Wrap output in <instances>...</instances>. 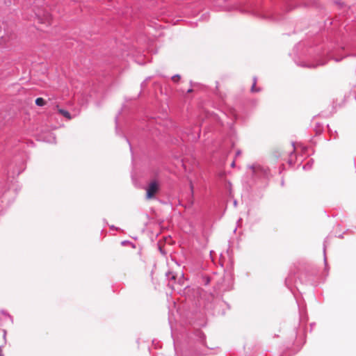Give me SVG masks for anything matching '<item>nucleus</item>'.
Returning <instances> with one entry per match:
<instances>
[{"mask_svg": "<svg viewBox=\"0 0 356 356\" xmlns=\"http://www.w3.org/2000/svg\"><path fill=\"white\" fill-rule=\"evenodd\" d=\"M159 189V185L156 181H152L148 185L146 189V198L151 200L155 197Z\"/></svg>", "mask_w": 356, "mask_h": 356, "instance_id": "nucleus-1", "label": "nucleus"}, {"mask_svg": "<svg viewBox=\"0 0 356 356\" xmlns=\"http://www.w3.org/2000/svg\"><path fill=\"white\" fill-rule=\"evenodd\" d=\"M36 15L40 23L46 24L47 25L51 24V17L49 13H45L42 15L40 13H37Z\"/></svg>", "mask_w": 356, "mask_h": 356, "instance_id": "nucleus-2", "label": "nucleus"}, {"mask_svg": "<svg viewBox=\"0 0 356 356\" xmlns=\"http://www.w3.org/2000/svg\"><path fill=\"white\" fill-rule=\"evenodd\" d=\"M57 108H58V112L62 115L63 116H64L65 118H67L68 120H72V115L71 114L66 110H64V109H62V108H59L58 106H57Z\"/></svg>", "mask_w": 356, "mask_h": 356, "instance_id": "nucleus-3", "label": "nucleus"}, {"mask_svg": "<svg viewBox=\"0 0 356 356\" xmlns=\"http://www.w3.org/2000/svg\"><path fill=\"white\" fill-rule=\"evenodd\" d=\"M35 104L38 106H42L46 104V102L43 98L38 97L35 99Z\"/></svg>", "mask_w": 356, "mask_h": 356, "instance_id": "nucleus-4", "label": "nucleus"}, {"mask_svg": "<svg viewBox=\"0 0 356 356\" xmlns=\"http://www.w3.org/2000/svg\"><path fill=\"white\" fill-rule=\"evenodd\" d=\"M255 85H256V83H255V82H254V83H253V85H252V88H251V90H252V92L258 91L257 90H256V89H255Z\"/></svg>", "mask_w": 356, "mask_h": 356, "instance_id": "nucleus-5", "label": "nucleus"}, {"mask_svg": "<svg viewBox=\"0 0 356 356\" xmlns=\"http://www.w3.org/2000/svg\"><path fill=\"white\" fill-rule=\"evenodd\" d=\"M234 165H235V163H234V162H232V167H234Z\"/></svg>", "mask_w": 356, "mask_h": 356, "instance_id": "nucleus-6", "label": "nucleus"}, {"mask_svg": "<svg viewBox=\"0 0 356 356\" xmlns=\"http://www.w3.org/2000/svg\"><path fill=\"white\" fill-rule=\"evenodd\" d=\"M338 3H339L341 5H343V3L338 2Z\"/></svg>", "mask_w": 356, "mask_h": 356, "instance_id": "nucleus-7", "label": "nucleus"}]
</instances>
